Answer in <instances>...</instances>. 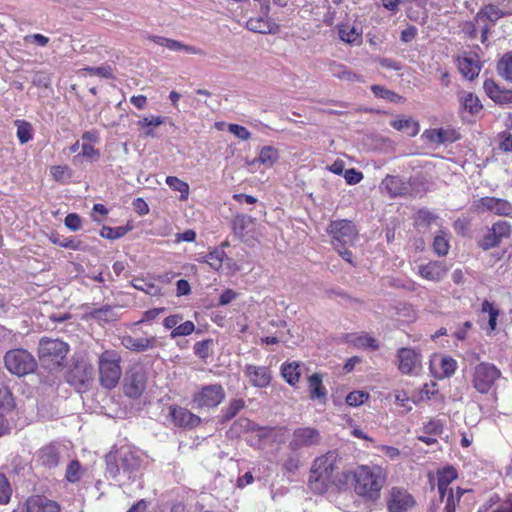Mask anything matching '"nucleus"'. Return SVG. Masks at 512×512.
Wrapping results in <instances>:
<instances>
[{
	"mask_svg": "<svg viewBox=\"0 0 512 512\" xmlns=\"http://www.w3.org/2000/svg\"><path fill=\"white\" fill-rule=\"evenodd\" d=\"M340 461L341 458L336 450L328 451L314 459L308 478V486L311 491L316 494H324L331 485L341 487L347 482L345 478L344 480L336 478Z\"/></svg>",
	"mask_w": 512,
	"mask_h": 512,
	"instance_id": "1",
	"label": "nucleus"
},
{
	"mask_svg": "<svg viewBox=\"0 0 512 512\" xmlns=\"http://www.w3.org/2000/svg\"><path fill=\"white\" fill-rule=\"evenodd\" d=\"M343 477L347 481L352 477L355 493L372 501L380 497V492L386 481V474L379 466L362 465L354 471L344 472Z\"/></svg>",
	"mask_w": 512,
	"mask_h": 512,
	"instance_id": "2",
	"label": "nucleus"
},
{
	"mask_svg": "<svg viewBox=\"0 0 512 512\" xmlns=\"http://www.w3.org/2000/svg\"><path fill=\"white\" fill-rule=\"evenodd\" d=\"M69 352V345L60 340L43 337L38 345V357L42 366L50 371H55L65 365Z\"/></svg>",
	"mask_w": 512,
	"mask_h": 512,
	"instance_id": "3",
	"label": "nucleus"
},
{
	"mask_svg": "<svg viewBox=\"0 0 512 512\" xmlns=\"http://www.w3.org/2000/svg\"><path fill=\"white\" fill-rule=\"evenodd\" d=\"M121 357L114 350H105L98 357V373L100 385L105 389H113L122 375Z\"/></svg>",
	"mask_w": 512,
	"mask_h": 512,
	"instance_id": "4",
	"label": "nucleus"
},
{
	"mask_svg": "<svg viewBox=\"0 0 512 512\" xmlns=\"http://www.w3.org/2000/svg\"><path fill=\"white\" fill-rule=\"evenodd\" d=\"M6 369L17 377H23L35 372L37 361L26 349L16 348L7 351L4 355Z\"/></svg>",
	"mask_w": 512,
	"mask_h": 512,
	"instance_id": "5",
	"label": "nucleus"
},
{
	"mask_svg": "<svg viewBox=\"0 0 512 512\" xmlns=\"http://www.w3.org/2000/svg\"><path fill=\"white\" fill-rule=\"evenodd\" d=\"M500 377L501 372L494 364L481 362L473 370L472 385L479 393L487 394Z\"/></svg>",
	"mask_w": 512,
	"mask_h": 512,
	"instance_id": "6",
	"label": "nucleus"
},
{
	"mask_svg": "<svg viewBox=\"0 0 512 512\" xmlns=\"http://www.w3.org/2000/svg\"><path fill=\"white\" fill-rule=\"evenodd\" d=\"M225 398V390L220 384H209L203 386L192 398L194 407L197 409H210L217 407Z\"/></svg>",
	"mask_w": 512,
	"mask_h": 512,
	"instance_id": "7",
	"label": "nucleus"
},
{
	"mask_svg": "<svg viewBox=\"0 0 512 512\" xmlns=\"http://www.w3.org/2000/svg\"><path fill=\"white\" fill-rule=\"evenodd\" d=\"M321 440L322 437L318 429L310 426L298 427L293 431L288 447L291 451L298 452L320 445Z\"/></svg>",
	"mask_w": 512,
	"mask_h": 512,
	"instance_id": "8",
	"label": "nucleus"
},
{
	"mask_svg": "<svg viewBox=\"0 0 512 512\" xmlns=\"http://www.w3.org/2000/svg\"><path fill=\"white\" fill-rule=\"evenodd\" d=\"M327 232L332 236V243L337 244V246L352 245L358 237L355 225L344 219L332 221Z\"/></svg>",
	"mask_w": 512,
	"mask_h": 512,
	"instance_id": "9",
	"label": "nucleus"
},
{
	"mask_svg": "<svg viewBox=\"0 0 512 512\" xmlns=\"http://www.w3.org/2000/svg\"><path fill=\"white\" fill-rule=\"evenodd\" d=\"M477 212H492L500 216H508L512 212V204L505 199L496 197H482L474 202Z\"/></svg>",
	"mask_w": 512,
	"mask_h": 512,
	"instance_id": "10",
	"label": "nucleus"
},
{
	"mask_svg": "<svg viewBox=\"0 0 512 512\" xmlns=\"http://www.w3.org/2000/svg\"><path fill=\"white\" fill-rule=\"evenodd\" d=\"M399 370L406 375H417L422 369L421 355L410 348L398 351Z\"/></svg>",
	"mask_w": 512,
	"mask_h": 512,
	"instance_id": "11",
	"label": "nucleus"
},
{
	"mask_svg": "<svg viewBox=\"0 0 512 512\" xmlns=\"http://www.w3.org/2000/svg\"><path fill=\"white\" fill-rule=\"evenodd\" d=\"M244 375L250 385L256 388H266L272 380V372L267 366L247 364L244 367Z\"/></svg>",
	"mask_w": 512,
	"mask_h": 512,
	"instance_id": "12",
	"label": "nucleus"
},
{
	"mask_svg": "<svg viewBox=\"0 0 512 512\" xmlns=\"http://www.w3.org/2000/svg\"><path fill=\"white\" fill-rule=\"evenodd\" d=\"M415 504L413 497L405 490L392 488L387 501L388 512H408Z\"/></svg>",
	"mask_w": 512,
	"mask_h": 512,
	"instance_id": "13",
	"label": "nucleus"
},
{
	"mask_svg": "<svg viewBox=\"0 0 512 512\" xmlns=\"http://www.w3.org/2000/svg\"><path fill=\"white\" fill-rule=\"evenodd\" d=\"M63 447L57 443H49L37 452V462L45 468L56 467L61 459Z\"/></svg>",
	"mask_w": 512,
	"mask_h": 512,
	"instance_id": "14",
	"label": "nucleus"
},
{
	"mask_svg": "<svg viewBox=\"0 0 512 512\" xmlns=\"http://www.w3.org/2000/svg\"><path fill=\"white\" fill-rule=\"evenodd\" d=\"M121 344L128 350L133 352H145L160 346L155 336L151 337H133L124 335L121 338Z\"/></svg>",
	"mask_w": 512,
	"mask_h": 512,
	"instance_id": "15",
	"label": "nucleus"
},
{
	"mask_svg": "<svg viewBox=\"0 0 512 512\" xmlns=\"http://www.w3.org/2000/svg\"><path fill=\"white\" fill-rule=\"evenodd\" d=\"M448 268L441 261H429L418 266V275L428 281L439 282L447 275Z\"/></svg>",
	"mask_w": 512,
	"mask_h": 512,
	"instance_id": "16",
	"label": "nucleus"
},
{
	"mask_svg": "<svg viewBox=\"0 0 512 512\" xmlns=\"http://www.w3.org/2000/svg\"><path fill=\"white\" fill-rule=\"evenodd\" d=\"M146 387V376L143 371H133L126 379L124 393L130 398H138Z\"/></svg>",
	"mask_w": 512,
	"mask_h": 512,
	"instance_id": "17",
	"label": "nucleus"
},
{
	"mask_svg": "<svg viewBox=\"0 0 512 512\" xmlns=\"http://www.w3.org/2000/svg\"><path fill=\"white\" fill-rule=\"evenodd\" d=\"M146 38L160 46L166 47L167 49H169L171 51H183L187 54H199V55L204 54V52L201 49H199L195 46L184 44V43L174 40V39L165 38V37L156 36V35H147Z\"/></svg>",
	"mask_w": 512,
	"mask_h": 512,
	"instance_id": "18",
	"label": "nucleus"
},
{
	"mask_svg": "<svg viewBox=\"0 0 512 512\" xmlns=\"http://www.w3.org/2000/svg\"><path fill=\"white\" fill-rule=\"evenodd\" d=\"M170 415L175 425L193 428L200 424L201 418L183 407H171Z\"/></svg>",
	"mask_w": 512,
	"mask_h": 512,
	"instance_id": "19",
	"label": "nucleus"
},
{
	"mask_svg": "<svg viewBox=\"0 0 512 512\" xmlns=\"http://www.w3.org/2000/svg\"><path fill=\"white\" fill-rule=\"evenodd\" d=\"M484 90L486 94L498 104H510L512 103V88L503 89L499 87L492 79H487L484 82Z\"/></svg>",
	"mask_w": 512,
	"mask_h": 512,
	"instance_id": "20",
	"label": "nucleus"
},
{
	"mask_svg": "<svg viewBox=\"0 0 512 512\" xmlns=\"http://www.w3.org/2000/svg\"><path fill=\"white\" fill-rule=\"evenodd\" d=\"M27 512H61L60 505L44 496H32L26 501Z\"/></svg>",
	"mask_w": 512,
	"mask_h": 512,
	"instance_id": "21",
	"label": "nucleus"
},
{
	"mask_svg": "<svg viewBox=\"0 0 512 512\" xmlns=\"http://www.w3.org/2000/svg\"><path fill=\"white\" fill-rule=\"evenodd\" d=\"M118 462L125 473L137 471L141 466L139 456L128 448H121L118 451Z\"/></svg>",
	"mask_w": 512,
	"mask_h": 512,
	"instance_id": "22",
	"label": "nucleus"
},
{
	"mask_svg": "<svg viewBox=\"0 0 512 512\" xmlns=\"http://www.w3.org/2000/svg\"><path fill=\"white\" fill-rule=\"evenodd\" d=\"M437 477V488L441 500H443L446 496H449L450 490L453 492V490L449 488V485L452 481H454L457 478V471L455 470V468L448 466L443 468L442 470H439L437 473Z\"/></svg>",
	"mask_w": 512,
	"mask_h": 512,
	"instance_id": "23",
	"label": "nucleus"
},
{
	"mask_svg": "<svg viewBox=\"0 0 512 512\" xmlns=\"http://www.w3.org/2000/svg\"><path fill=\"white\" fill-rule=\"evenodd\" d=\"M382 186L391 197L404 196L409 192L406 181L398 176H386Z\"/></svg>",
	"mask_w": 512,
	"mask_h": 512,
	"instance_id": "24",
	"label": "nucleus"
},
{
	"mask_svg": "<svg viewBox=\"0 0 512 512\" xmlns=\"http://www.w3.org/2000/svg\"><path fill=\"white\" fill-rule=\"evenodd\" d=\"M93 368L90 365L78 364L70 373V380L80 387H87L92 381Z\"/></svg>",
	"mask_w": 512,
	"mask_h": 512,
	"instance_id": "25",
	"label": "nucleus"
},
{
	"mask_svg": "<svg viewBox=\"0 0 512 512\" xmlns=\"http://www.w3.org/2000/svg\"><path fill=\"white\" fill-rule=\"evenodd\" d=\"M458 69L463 77L473 80L479 75L481 66L474 58L464 56L458 58Z\"/></svg>",
	"mask_w": 512,
	"mask_h": 512,
	"instance_id": "26",
	"label": "nucleus"
},
{
	"mask_svg": "<svg viewBox=\"0 0 512 512\" xmlns=\"http://www.w3.org/2000/svg\"><path fill=\"white\" fill-rule=\"evenodd\" d=\"M281 376L291 386H295L301 377V365L298 362H285L281 365Z\"/></svg>",
	"mask_w": 512,
	"mask_h": 512,
	"instance_id": "27",
	"label": "nucleus"
},
{
	"mask_svg": "<svg viewBox=\"0 0 512 512\" xmlns=\"http://www.w3.org/2000/svg\"><path fill=\"white\" fill-rule=\"evenodd\" d=\"M308 387L311 399H326L327 391L323 386V376L320 373H314L308 377Z\"/></svg>",
	"mask_w": 512,
	"mask_h": 512,
	"instance_id": "28",
	"label": "nucleus"
},
{
	"mask_svg": "<svg viewBox=\"0 0 512 512\" xmlns=\"http://www.w3.org/2000/svg\"><path fill=\"white\" fill-rule=\"evenodd\" d=\"M506 15L500 8H498L494 4H487L483 6L478 13L476 14V21L489 20L492 23H495L500 18Z\"/></svg>",
	"mask_w": 512,
	"mask_h": 512,
	"instance_id": "29",
	"label": "nucleus"
},
{
	"mask_svg": "<svg viewBox=\"0 0 512 512\" xmlns=\"http://www.w3.org/2000/svg\"><path fill=\"white\" fill-rule=\"evenodd\" d=\"M390 125L398 130L406 133L408 136H416L419 132V124L412 118H399L392 120Z\"/></svg>",
	"mask_w": 512,
	"mask_h": 512,
	"instance_id": "30",
	"label": "nucleus"
},
{
	"mask_svg": "<svg viewBox=\"0 0 512 512\" xmlns=\"http://www.w3.org/2000/svg\"><path fill=\"white\" fill-rule=\"evenodd\" d=\"M329 71L332 76L342 80L349 82L358 80V76L355 73L349 71L343 64L337 62H331L329 64Z\"/></svg>",
	"mask_w": 512,
	"mask_h": 512,
	"instance_id": "31",
	"label": "nucleus"
},
{
	"mask_svg": "<svg viewBox=\"0 0 512 512\" xmlns=\"http://www.w3.org/2000/svg\"><path fill=\"white\" fill-rule=\"evenodd\" d=\"M498 74L505 80L512 82V53H505L497 64Z\"/></svg>",
	"mask_w": 512,
	"mask_h": 512,
	"instance_id": "32",
	"label": "nucleus"
},
{
	"mask_svg": "<svg viewBox=\"0 0 512 512\" xmlns=\"http://www.w3.org/2000/svg\"><path fill=\"white\" fill-rule=\"evenodd\" d=\"M245 407V402L243 399H233L230 401L228 406L222 409L221 411V419L223 422L229 421L234 418L243 408Z\"/></svg>",
	"mask_w": 512,
	"mask_h": 512,
	"instance_id": "33",
	"label": "nucleus"
},
{
	"mask_svg": "<svg viewBox=\"0 0 512 512\" xmlns=\"http://www.w3.org/2000/svg\"><path fill=\"white\" fill-rule=\"evenodd\" d=\"M164 123V118L160 116H151V117H144L143 119L139 120L137 125L145 129V136L148 137H155V133L153 131V128L159 127Z\"/></svg>",
	"mask_w": 512,
	"mask_h": 512,
	"instance_id": "34",
	"label": "nucleus"
},
{
	"mask_svg": "<svg viewBox=\"0 0 512 512\" xmlns=\"http://www.w3.org/2000/svg\"><path fill=\"white\" fill-rule=\"evenodd\" d=\"M278 158L279 154L276 148L265 146L261 149L256 160L266 167H272L277 162Z\"/></svg>",
	"mask_w": 512,
	"mask_h": 512,
	"instance_id": "35",
	"label": "nucleus"
},
{
	"mask_svg": "<svg viewBox=\"0 0 512 512\" xmlns=\"http://www.w3.org/2000/svg\"><path fill=\"white\" fill-rule=\"evenodd\" d=\"M253 223V218L248 215H236L233 220V231L235 235L243 238L246 234V229Z\"/></svg>",
	"mask_w": 512,
	"mask_h": 512,
	"instance_id": "36",
	"label": "nucleus"
},
{
	"mask_svg": "<svg viewBox=\"0 0 512 512\" xmlns=\"http://www.w3.org/2000/svg\"><path fill=\"white\" fill-rule=\"evenodd\" d=\"M338 34L340 39L348 44H355L361 39V34L357 32L355 27H350L348 25H340L338 28Z\"/></svg>",
	"mask_w": 512,
	"mask_h": 512,
	"instance_id": "37",
	"label": "nucleus"
},
{
	"mask_svg": "<svg viewBox=\"0 0 512 512\" xmlns=\"http://www.w3.org/2000/svg\"><path fill=\"white\" fill-rule=\"evenodd\" d=\"M131 285L140 291L145 292L148 295L151 296H160L161 295V289L156 286L154 283L148 282L145 279L136 278L131 281Z\"/></svg>",
	"mask_w": 512,
	"mask_h": 512,
	"instance_id": "38",
	"label": "nucleus"
},
{
	"mask_svg": "<svg viewBox=\"0 0 512 512\" xmlns=\"http://www.w3.org/2000/svg\"><path fill=\"white\" fill-rule=\"evenodd\" d=\"M166 184L174 191L180 192V199L187 200L189 196V185L187 182L175 176H168L166 178Z\"/></svg>",
	"mask_w": 512,
	"mask_h": 512,
	"instance_id": "39",
	"label": "nucleus"
},
{
	"mask_svg": "<svg viewBox=\"0 0 512 512\" xmlns=\"http://www.w3.org/2000/svg\"><path fill=\"white\" fill-rule=\"evenodd\" d=\"M448 234L440 231L433 241V250L438 256H445L449 251Z\"/></svg>",
	"mask_w": 512,
	"mask_h": 512,
	"instance_id": "40",
	"label": "nucleus"
},
{
	"mask_svg": "<svg viewBox=\"0 0 512 512\" xmlns=\"http://www.w3.org/2000/svg\"><path fill=\"white\" fill-rule=\"evenodd\" d=\"M17 138L21 144H25L32 139V125L25 120H16Z\"/></svg>",
	"mask_w": 512,
	"mask_h": 512,
	"instance_id": "41",
	"label": "nucleus"
},
{
	"mask_svg": "<svg viewBox=\"0 0 512 512\" xmlns=\"http://www.w3.org/2000/svg\"><path fill=\"white\" fill-rule=\"evenodd\" d=\"M247 28L252 32L257 33H270L271 24L261 17L250 18L246 23Z\"/></svg>",
	"mask_w": 512,
	"mask_h": 512,
	"instance_id": "42",
	"label": "nucleus"
},
{
	"mask_svg": "<svg viewBox=\"0 0 512 512\" xmlns=\"http://www.w3.org/2000/svg\"><path fill=\"white\" fill-rule=\"evenodd\" d=\"M82 469L78 460H72L66 469L65 478L70 483H76L81 479Z\"/></svg>",
	"mask_w": 512,
	"mask_h": 512,
	"instance_id": "43",
	"label": "nucleus"
},
{
	"mask_svg": "<svg viewBox=\"0 0 512 512\" xmlns=\"http://www.w3.org/2000/svg\"><path fill=\"white\" fill-rule=\"evenodd\" d=\"M225 252L222 250H214L203 257V262L207 263L210 267L218 270L222 267Z\"/></svg>",
	"mask_w": 512,
	"mask_h": 512,
	"instance_id": "44",
	"label": "nucleus"
},
{
	"mask_svg": "<svg viewBox=\"0 0 512 512\" xmlns=\"http://www.w3.org/2000/svg\"><path fill=\"white\" fill-rule=\"evenodd\" d=\"M462 104L470 113H477L482 108V105L475 95L472 93H464L461 97Z\"/></svg>",
	"mask_w": 512,
	"mask_h": 512,
	"instance_id": "45",
	"label": "nucleus"
},
{
	"mask_svg": "<svg viewBox=\"0 0 512 512\" xmlns=\"http://www.w3.org/2000/svg\"><path fill=\"white\" fill-rule=\"evenodd\" d=\"M457 368V362L450 356H442L440 359V369L442 377H451Z\"/></svg>",
	"mask_w": 512,
	"mask_h": 512,
	"instance_id": "46",
	"label": "nucleus"
},
{
	"mask_svg": "<svg viewBox=\"0 0 512 512\" xmlns=\"http://www.w3.org/2000/svg\"><path fill=\"white\" fill-rule=\"evenodd\" d=\"M497 144L502 152H512V133L507 130L500 132L497 136Z\"/></svg>",
	"mask_w": 512,
	"mask_h": 512,
	"instance_id": "47",
	"label": "nucleus"
},
{
	"mask_svg": "<svg viewBox=\"0 0 512 512\" xmlns=\"http://www.w3.org/2000/svg\"><path fill=\"white\" fill-rule=\"evenodd\" d=\"M195 330V325L192 321H185L184 323L178 324L177 327H175L171 333L170 337L172 339L179 337V336H188L193 333Z\"/></svg>",
	"mask_w": 512,
	"mask_h": 512,
	"instance_id": "48",
	"label": "nucleus"
},
{
	"mask_svg": "<svg viewBox=\"0 0 512 512\" xmlns=\"http://www.w3.org/2000/svg\"><path fill=\"white\" fill-rule=\"evenodd\" d=\"M15 406L14 398L7 387H0V408L3 410H12Z\"/></svg>",
	"mask_w": 512,
	"mask_h": 512,
	"instance_id": "49",
	"label": "nucleus"
},
{
	"mask_svg": "<svg viewBox=\"0 0 512 512\" xmlns=\"http://www.w3.org/2000/svg\"><path fill=\"white\" fill-rule=\"evenodd\" d=\"M12 489L5 475L0 474V504H7L10 500Z\"/></svg>",
	"mask_w": 512,
	"mask_h": 512,
	"instance_id": "50",
	"label": "nucleus"
},
{
	"mask_svg": "<svg viewBox=\"0 0 512 512\" xmlns=\"http://www.w3.org/2000/svg\"><path fill=\"white\" fill-rule=\"evenodd\" d=\"M372 92L375 94V96L387 99L391 102H396L398 99H400V96L396 94L395 92L388 90L384 88L383 86L379 85H373L371 87Z\"/></svg>",
	"mask_w": 512,
	"mask_h": 512,
	"instance_id": "51",
	"label": "nucleus"
},
{
	"mask_svg": "<svg viewBox=\"0 0 512 512\" xmlns=\"http://www.w3.org/2000/svg\"><path fill=\"white\" fill-rule=\"evenodd\" d=\"M422 137L430 143L442 144L445 141V132L442 129H428L424 131Z\"/></svg>",
	"mask_w": 512,
	"mask_h": 512,
	"instance_id": "52",
	"label": "nucleus"
},
{
	"mask_svg": "<svg viewBox=\"0 0 512 512\" xmlns=\"http://www.w3.org/2000/svg\"><path fill=\"white\" fill-rule=\"evenodd\" d=\"M491 229L501 241L511 234V225L507 221H498L493 224Z\"/></svg>",
	"mask_w": 512,
	"mask_h": 512,
	"instance_id": "53",
	"label": "nucleus"
},
{
	"mask_svg": "<svg viewBox=\"0 0 512 512\" xmlns=\"http://www.w3.org/2000/svg\"><path fill=\"white\" fill-rule=\"evenodd\" d=\"M368 397L369 395L363 391H353L347 395L346 403L349 406L357 407L362 405Z\"/></svg>",
	"mask_w": 512,
	"mask_h": 512,
	"instance_id": "54",
	"label": "nucleus"
},
{
	"mask_svg": "<svg viewBox=\"0 0 512 512\" xmlns=\"http://www.w3.org/2000/svg\"><path fill=\"white\" fill-rule=\"evenodd\" d=\"M92 317L99 319V320H105L109 321L115 318V313L113 311V308L109 305H105L101 308L94 309L91 312Z\"/></svg>",
	"mask_w": 512,
	"mask_h": 512,
	"instance_id": "55",
	"label": "nucleus"
},
{
	"mask_svg": "<svg viewBox=\"0 0 512 512\" xmlns=\"http://www.w3.org/2000/svg\"><path fill=\"white\" fill-rule=\"evenodd\" d=\"M125 233H126V229L124 227L112 228V227L104 226L100 231V235L103 238H107L110 240H115V239L121 238L122 236L125 235Z\"/></svg>",
	"mask_w": 512,
	"mask_h": 512,
	"instance_id": "56",
	"label": "nucleus"
},
{
	"mask_svg": "<svg viewBox=\"0 0 512 512\" xmlns=\"http://www.w3.org/2000/svg\"><path fill=\"white\" fill-rule=\"evenodd\" d=\"M120 463L118 462V458L116 459L113 455L106 456V473L111 478H116L120 472Z\"/></svg>",
	"mask_w": 512,
	"mask_h": 512,
	"instance_id": "57",
	"label": "nucleus"
},
{
	"mask_svg": "<svg viewBox=\"0 0 512 512\" xmlns=\"http://www.w3.org/2000/svg\"><path fill=\"white\" fill-rule=\"evenodd\" d=\"M50 240L54 243L59 245L63 248H69L73 250H78L80 246V242H77L71 238H65L63 240H60L59 236L57 234H52L50 236Z\"/></svg>",
	"mask_w": 512,
	"mask_h": 512,
	"instance_id": "58",
	"label": "nucleus"
},
{
	"mask_svg": "<svg viewBox=\"0 0 512 512\" xmlns=\"http://www.w3.org/2000/svg\"><path fill=\"white\" fill-rule=\"evenodd\" d=\"M437 217L427 209H421L417 212L415 221L418 225H429L434 222Z\"/></svg>",
	"mask_w": 512,
	"mask_h": 512,
	"instance_id": "59",
	"label": "nucleus"
},
{
	"mask_svg": "<svg viewBox=\"0 0 512 512\" xmlns=\"http://www.w3.org/2000/svg\"><path fill=\"white\" fill-rule=\"evenodd\" d=\"M212 344V340L207 339L203 341H199L194 345V353L202 358L206 359L209 356L210 346Z\"/></svg>",
	"mask_w": 512,
	"mask_h": 512,
	"instance_id": "60",
	"label": "nucleus"
},
{
	"mask_svg": "<svg viewBox=\"0 0 512 512\" xmlns=\"http://www.w3.org/2000/svg\"><path fill=\"white\" fill-rule=\"evenodd\" d=\"M282 467L289 473H295L300 467V460L295 455H288L283 460Z\"/></svg>",
	"mask_w": 512,
	"mask_h": 512,
	"instance_id": "61",
	"label": "nucleus"
},
{
	"mask_svg": "<svg viewBox=\"0 0 512 512\" xmlns=\"http://www.w3.org/2000/svg\"><path fill=\"white\" fill-rule=\"evenodd\" d=\"M354 343L358 347H369V348H372L373 350H376L379 347L376 339H374L373 337H371L369 335L358 336L355 339Z\"/></svg>",
	"mask_w": 512,
	"mask_h": 512,
	"instance_id": "62",
	"label": "nucleus"
},
{
	"mask_svg": "<svg viewBox=\"0 0 512 512\" xmlns=\"http://www.w3.org/2000/svg\"><path fill=\"white\" fill-rule=\"evenodd\" d=\"M228 131L240 140H248L251 137V133L244 126L238 124H230Z\"/></svg>",
	"mask_w": 512,
	"mask_h": 512,
	"instance_id": "63",
	"label": "nucleus"
},
{
	"mask_svg": "<svg viewBox=\"0 0 512 512\" xmlns=\"http://www.w3.org/2000/svg\"><path fill=\"white\" fill-rule=\"evenodd\" d=\"M65 226L71 231H78L81 228V218L76 213H70L65 217Z\"/></svg>",
	"mask_w": 512,
	"mask_h": 512,
	"instance_id": "64",
	"label": "nucleus"
}]
</instances>
